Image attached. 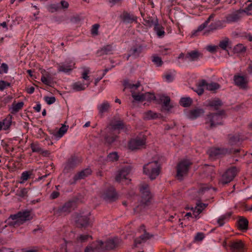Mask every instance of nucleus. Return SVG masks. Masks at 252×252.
<instances>
[{"label":"nucleus","mask_w":252,"mask_h":252,"mask_svg":"<svg viewBox=\"0 0 252 252\" xmlns=\"http://www.w3.org/2000/svg\"><path fill=\"white\" fill-rule=\"evenodd\" d=\"M33 217V214L32 212L25 211L11 215L7 221L8 224L11 225H20L25 221L32 220Z\"/></svg>","instance_id":"f257e3e1"},{"label":"nucleus","mask_w":252,"mask_h":252,"mask_svg":"<svg viewBox=\"0 0 252 252\" xmlns=\"http://www.w3.org/2000/svg\"><path fill=\"white\" fill-rule=\"evenodd\" d=\"M214 17V15L211 14L204 23L198 27L197 30L195 32H202L203 34H205L206 32L212 31L220 28L221 24L220 21L212 22L210 25L207 27L208 24L213 21Z\"/></svg>","instance_id":"f03ea898"},{"label":"nucleus","mask_w":252,"mask_h":252,"mask_svg":"<svg viewBox=\"0 0 252 252\" xmlns=\"http://www.w3.org/2000/svg\"><path fill=\"white\" fill-rule=\"evenodd\" d=\"M143 172L151 179H155L159 173V166L157 161L149 162L143 166Z\"/></svg>","instance_id":"7ed1b4c3"},{"label":"nucleus","mask_w":252,"mask_h":252,"mask_svg":"<svg viewBox=\"0 0 252 252\" xmlns=\"http://www.w3.org/2000/svg\"><path fill=\"white\" fill-rule=\"evenodd\" d=\"M141 196L138 199V205L137 208L139 206L144 207L147 205L151 198V193L149 190V187L147 185H142L140 188Z\"/></svg>","instance_id":"20e7f679"},{"label":"nucleus","mask_w":252,"mask_h":252,"mask_svg":"<svg viewBox=\"0 0 252 252\" xmlns=\"http://www.w3.org/2000/svg\"><path fill=\"white\" fill-rule=\"evenodd\" d=\"M146 143V137L143 134H140L136 137L132 138L129 142L128 147L131 150L140 149Z\"/></svg>","instance_id":"39448f33"},{"label":"nucleus","mask_w":252,"mask_h":252,"mask_svg":"<svg viewBox=\"0 0 252 252\" xmlns=\"http://www.w3.org/2000/svg\"><path fill=\"white\" fill-rule=\"evenodd\" d=\"M211 188L208 186H203L200 188L199 190L196 189H191L188 191V195L191 199H199L201 198H205L203 195L207 194Z\"/></svg>","instance_id":"423d86ee"},{"label":"nucleus","mask_w":252,"mask_h":252,"mask_svg":"<svg viewBox=\"0 0 252 252\" xmlns=\"http://www.w3.org/2000/svg\"><path fill=\"white\" fill-rule=\"evenodd\" d=\"M75 220L80 226H87L92 221V219L90 217V212L86 211L78 214L75 218Z\"/></svg>","instance_id":"0eeeda50"},{"label":"nucleus","mask_w":252,"mask_h":252,"mask_svg":"<svg viewBox=\"0 0 252 252\" xmlns=\"http://www.w3.org/2000/svg\"><path fill=\"white\" fill-rule=\"evenodd\" d=\"M190 164L188 160H183L179 163L177 167V177L179 180H182L187 175Z\"/></svg>","instance_id":"6e6552de"},{"label":"nucleus","mask_w":252,"mask_h":252,"mask_svg":"<svg viewBox=\"0 0 252 252\" xmlns=\"http://www.w3.org/2000/svg\"><path fill=\"white\" fill-rule=\"evenodd\" d=\"M238 170L235 167H232L226 171L222 175L220 182L222 184H226L230 182L235 177Z\"/></svg>","instance_id":"1a4fd4ad"},{"label":"nucleus","mask_w":252,"mask_h":252,"mask_svg":"<svg viewBox=\"0 0 252 252\" xmlns=\"http://www.w3.org/2000/svg\"><path fill=\"white\" fill-rule=\"evenodd\" d=\"M132 96L135 102H140L143 101L150 102L155 100L156 96L155 94L151 93H146L145 94L139 93L137 94L132 93Z\"/></svg>","instance_id":"9d476101"},{"label":"nucleus","mask_w":252,"mask_h":252,"mask_svg":"<svg viewBox=\"0 0 252 252\" xmlns=\"http://www.w3.org/2000/svg\"><path fill=\"white\" fill-rule=\"evenodd\" d=\"M130 172L129 167H125L119 170L116 175V180L119 182L128 184L130 180L129 174Z\"/></svg>","instance_id":"9b49d317"},{"label":"nucleus","mask_w":252,"mask_h":252,"mask_svg":"<svg viewBox=\"0 0 252 252\" xmlns=\"http://www.w3.org/2000/svg\"><path fill=\"white\" fill-rule=\"evenodd\" d=\"M208 204L205 203H197L196 206L193 208L191 207L190 210L191 212L187 213L185 217L189 218V217H193L197 219L199 215L201 213L203 209H204Z\"/></svg>","instance_id":"f8f14e48"},{"label":"nucleus","mask_w":252,"mask_h":252,"mask_svg":"<svg viewBox=\"0 0 252 252\" xmlns=\"http://www.w3.org/2000/svg\"><path fill=\"white\" fill-rule=\"evenodd\" d=\"M231 152H232L230 150L220 148H212L207 151L210 158L212 159L219 158L221 155H226Z\"/></svg>","instance_id":"ddd939ff"},{"label":"nucleus","mask_w":252,"mask_h":252,"mask_svg":"<svg viewBox=\"0 0 252 252\" xmlns=\"http://www.w3.org/2000/svg\"><path fill=\"white\" fill-rule=\"evenodd\" d=\"M222 116L220 114H215L208 115L206 118V123L210 125V127L213 128L218 125L222 124Z\"/></svg>","instance_id":"4468645a"},{"label":"nucleus","mask_w":252,"mask_h":252,"mask_svg":"<svg viewBox=\"0 0 252 252\" xmlns=\"http://www.w3.org/2000/svg\"><path fill=\"white\" fill-rule=\"evenodd\" d=\"M74 66L75 63L74 61L71 60L59 64L58 66V70L59 72L68 74L73 70Z\"/></svg>","instance_id":"2eb2a0df"},{"label":"nucleus","mask_w":252,"mask_h":252,"mask_svg":"<svg viewBox=\"0 0 252 252\" xmlns=\"http://www.w3.org/2000/svg\"><path fill=\"white\" fill-rule=\"evenodd\" d=\"M160 101L162 103V108L164 110L169 112L171 109L174 107L175 104L171 102L170 98L166 95H162L160 97Z\"/></svg>","instance_id":"dca6fc26"},{"label":"nucleus","mask_w":252,"mask_h":252,"mask_svg":"<svg viewBox=\"0 0 252 252\" xmlns=\"http://www.w3.org/2000/svg\"><path fill=\"white\" fill-rule=\"evenodd\" d=\"M90 85L83 80H79L73 83L71 87L75 92H79L85 90Z\"/></svg>","instance_id":"f3484780"},{"label":"nucleus","mask_w":252,"mask_h":252,"mask_svg":"<svg viewBox=\"0 0 252 252\" xmlns=\"http://www.w3.org/2000/svg\"><path fill=\"white\" fill-rule=\"evenodd\" d=\"M124 128V125L122 121L114 120L111 121L110 126L107 129L113 130H120Z\"/></svg>","instance_id":"a211bd4d"},{"label":"nucleus","mask_w":252,"mask_h":252,"mask_svg":"<svg viewBox=\"0 0 252 252\" xmlns=\"http://www.w3.org/2000/svg\"><path fill=\"white\" fill-rule=\"evenodd\" d=\"M12 123V116L9 115L2 121H0V131L6 130L9 128Z\"/></svg>","instance_id":"6ab92c4d"},{"label":"nucleus","mask_w":252,"mask_h":252,"mask_svg":"<svg viewBox=\"0 0 252 252\" xmlns=\"http://www.w3.org/2000/svg\"><path fill=\"white\" fill-rule=\"evenodd\" d=\"M110 104L107 101H103L102 103L98 104L97 109L99 114L102 115L109 111L110 109Z\"/></svg>","instance_id":"aec40b11"},{"label":"nucleus","mask_w":252,"mask_h":252,"mask_svg":"<svg viewBox=\"0 0 252 252\" xmlns=\"http://www.w3.org/2000/svg\"><path fill=\"white\" fill-rule=\"evenodd\" d=\"M41 81L45 85L49 86H52L54 84L53 78L47 73H42Z\"/></svg>","instance_id":"412c9836"},{"label":"nucleus","mask_w":252,"mask_h":252,"mask_svg":"<svg viewBox=\"0 0 252 252\" xmlns=\"http://www.w3.org/2000/svg\"><path fill=\"white\" fill-rule=\"evenodd\" d=\"M235 84L240 88L245 89L247 87V81L245 78L242 76H235L234 77Z\"/></svg>","instance_id":"4be33fe9"},{"label":"nucleus","mask_w":252,"mask_h":252,"mask_svg":"<svg viewBox=\"0 0 252 252\" xmlns=\"http://www.w3.org/2000/svg\"><path fill=\"white\" fill-rule=\"evenodd\" d=\"M103 243L101 241L97 242L96 243L93 244L91 246L88 247L85 250V252H91L94 251H99L102 249Z\"/></svg>","instance_id":"5701e85b"},{"label":"nucleus","mask_w":252,"mask_h":252,"mask_svg":"<svg viewBox=\"0 0 252 252\" xmlns=\"http://www.w3.org/2000/svg\"><path fill=\"white\" fill-rule=\"evenodd\" d=\"M204 112L202 109H196L189 112L187 116L190 119H194L201 116L204 114Z\"/></svg>","instance_id":"b1692460"},{"label":"nucleus","mask_w":252,"mask_h":252,"mask_svg":"<svg viewBox=\"0 0 252 252\" xmlns=\"http://www.w3.org/2000/svg\"><path fill=\"white\" fill-rule=\"evenodd\" d=\"M92 173V170L90 168L85 169L84 170L81 171L79 173H78L77 175L74 176V179L75 180L83 179L89 175H90Z\"/></svg>","instance_id":"393cba45"},{"label":"nucleus","mask_w":252,"mask_h":252,"mask_svg":"<svg viewBox=\"0 0 252 252\" xmlns=\"http://www.w3.org/2000/svg\"><path fill=\"white\" fill-rule=\"evenodd\" d=\"M149 238V235L144 233L143 235H141L139 238L135 240L134 246L136 247H138L139 245L145 243Z\"/></svg>","instance_id":"a878e982"},{"label":"nucleus","mask_w":252,"mask_h":252,"mask_svg":"<svg viewBox=\"0 0 252 252\" xmlns=\"http://www.w3.org/2000/svg\"><path fill=\"white\" fill-rule=\"evenodd\" d=\"M67 129L68 126H66L64 125H63L59 129V130L54 134V136L55 138L57 140L61 138L67 132Z\"/></svg>","instance_id":"bb28decb"},{"label":"nucleus","mask_w":252,"mask_h":252,"mask_svg":"<svg viewBox=\"0 0 252 252\" xmlns=\"http://www.w3.org/2000/svg\"><path fill=\"white\" fill-rule=\"evenodd\" d=\"M231 247L233 251L237 252H242L244 249V245L241 241L232 243Z\"/></svg>","instance_id":"cd10ccee"},{"label":"nucleus","mask_w":252,"mask_h":252,"mask_svg":"<svg viewBox=\"0 0 252 252\" xmlns=\"http://www.w3.org/2000/svg\"><path fill=\"white\" fill-rule=\"evenodd\" d=\"M89 73L90 70L89 68H84L81 73V78L83 81H85L86 83H88V84L90 85L91 83L92 82V80H91L90 76L89 75Z\"/></svg>","instance_id":"c85d7f7f"},{"label":"nucleus","mask_w":252,"mask_h":252,"mask_svg":"<svg viewBox=\"0 0 252 252\" xmlns=\"http://www.w3.org/2000/svg\"><path fill=\"white\" fill-rule=\"evenodd\" d=\"M239 19V14L235 12L227 15L226 17V21L227 23H230L237 22Z\"/></svg>","instance_id":"c756f323"},{"label":"nucleus","mask_w":252,"mask_h":252,"mask_svg":"<svg viewBox=\"0 0 252 252\" xmlns=\"http://www.w3.org/2000/svg\"><path fill=\"white\" fill-rule=\"evenodd\" d=\"M199 53L197 51H193L188 53L186 58L188 61H193L196 60L199 57Z\"/></svg>","instance_id":"7c9ffc66"},{"label":"nucleus","mask_w":252,"mask_h":252,"mask_svg":"<svg viewBox=\"0 0 252 252\" xmlns=\"http://www.w3.org/2000/svg\"><path fill=\"white\" fill-rule=\"evenodd\" d=\"M154 29L158 37H162L164 35L165 32L164 28L158 23L155 24Z\"/></svg>","instance_id":"2f4dec72"},{"label":"nucleus","mask_w":252,"mask_h":252,"mask_svg":"<svg viewBox=\"0 0 252 252\" xmlns=\"http://www.w3.org/2000/svg\"><path fill=\"white\" fill-rule=\"evenodd\" d=\"M205 89H206L207 90L210 91H215L216 90L219 89L220 87V85L215 82H210V83H207L205 81Z\"/></svg>","instance_id":"473e14b6"},{"label":"nucleus","mask_w":252,"mask_h":252,"mask_svg":"<svg viewBox=\"0 0 252 252\" xmlns=\"http://www.w3.org/2000/svg\"><path fill=\"white\" fill-rule=\"evenodd\" d=\"M23 105L24 103L23 102L14 103L10 107V111L12 113H16L23 107Z\"/></svg>","instance_id":"72a5a7b5"},{"label":"nucleus","mask_w":252,"mask_h":252,"mask_svg":"<svg viewBox=\"0 0 252 252\" xmlns=\"http://www.w3.org/2000/svg\"><path fill=\"white\" fill-rule=\"evenodd\" d=\"M29 190L28 188H19L16 191V195L20 197L25 198L28 196Z\"/></svg>","instance_id":"f704fd0d"},{"label":"nucleus","mask_w":252,"mask_h":252,"mask_svg":"<svg viewBox=\"0 0 252 252\" xmlns=\"http://www.w3.org/2000/svg\"><path fill=\"white\" fill-rule=\"evenodd\" d=\"M159 114L152 111H148L145 113L144 118L147 120L155 119L159 117Z\"/></svg>","instance_id":"c9c22d12"},{"label":"nucleus","mask_w":252,"mask_h":252,"mask_svg":"<svg viewBox=\"0 0 252 252\" xmlns=\"http://www.w3.org/2000/svg\"><path fill=\"white\" fill-rule=\"evenodd\" d=\"M205 81H202L197 86L196 89L194 91L198 95H201L203 94L204 90L205 88Z\"/></svg>","instance_id":"e433bc0d"},{"label":"nucleus","mask_w":252,"mask_h":252,"mask_svg":"<svg viewBox=\"0 0 252 252\" xmlns=\"http://www.w3.org/2000/svg\"><path fill=\"white\" fill-rule=\"evenodd\" d=\"M229 216H230L229 215L225 214V215H222L220 216V217H219L217 220L218 224L220 226H222L225 223V222L227 220V218H229Z\"/></svg>","instance_id":"4c0bfd02"},{"label":"nucleus","mask_w":252,"mask_h":252,"mask_svg":"<svg viewBox=\"0 0 252 252\" xmlns=\"http://www.w3.org/2000/svg\"><path fill=\"white\" fill-rule=\"evenodd\" d=\"M123 20L124 22L130 23L136 20L135 16L129 14H126L123 16Z\"/></svg>","instance_id":"58836bf2"},{"label":"nucleus","mask_w":252,"mask_h":252,"mask_svg":"<svg viewBox=\"0 0 252 252\" xmlns=\"http://www.w3.org/2000/svg\"><path fill=\"white\" fill-rule=\"evenodd\" d=\"M248 224V220L244 218H240L238 221L239 227L241 229H245Z\"/></svg>","instance_id":"ea45409f"},{"label":"nucleus","mask_w":252,"mask_h":252,"mask_svg":"<svg viewBox=\"0 0 252 252\" xmlns=\"http://www.w3.org/2000/svg\"><path fill=\"white\" fill-rule=\"evenodd\" d=\"M192 100L189 97L182 98L180 100V104L185 107L189 106Z\"/></svg>","instance_id":"a19ab883"},{"label":"nucleus","mask_w":252,"mask_h":252,"mask_svg":"<svg viewBox=\"0 0 252 252\" xmlns=\"http://www.w3.org/2000/svg\"><path fill=\"white\" fill-rule=\"evenodd\" d=\"M240 138L238 135H230L229 137V143L230 145H233L237 144L240 141Z\"/></svg>","instance_id":"79ce46f5"},{"label":"nucleus","mask_w":252,"mask_h":252,"mask_svg":"<svg viewBox=\"0 0 252 252\" xmlns=\"http://www.w3.org/2000/svg\"><path fill=\"white\" fill-rule=\"evenodd\" d=\"M119 158L118 153L116 152L110 153L107 156V160L110 161H117Z\"/></svg>","instance_id":"37998d69"},{"label":"nucleus","mask_w":252,"mask_h":252,"mask_svg":"<svg viewBox=\"0 0 252 252\" xmlns=\"http://www.w3.org/2000/svg\"><path fill=\"white\" fill-rule=\"evenodd\" d=\"M229 40L228 38H225L220 41L219 47L223 50H226L229 45Z\"/></svg>","instance_id":"c03bdc74"},{"label":"nucleus","mask_w":252,"mask_h":252,"mask_svg":"<svg viewBox=\"0 0 252 252\" xmlns=\"http://www.w3.org/2000/svg\"><path fill=\"white\" fill-rule=\"evenodd\" d=\"M31 175V174L28 171H24L23 172L21 176V181H19L20 184H23L27 181L30 177V176Z\"/></svg>","instance_id":"a18cd8bd"},{"label":"nucleus","mask_w":252,"mask_h":252,"mask_svg":"<svg viewBox=\"0 0 252 252\" xmlns=\"http://www.w3.org/2000/svg\"><path fill=\"white\" fill-rule=\"evenodd\" d=\"M221 104V101L219 99L212 100L209 102V105L217 109Z\"/></svg>","instance_id":"49530a36"},{"label":"nucleus","mask_w":252,"mask_h":252,"mask_svg":"<svg viewBox=\"0 0 252 252\" xmlns=\"http://www.w3.org/2000/svg\"><path fill=\"white\" fill-rule=\"evenodd\" d=\"M152 62L157 66H160L162 63L161 58L157 56H154L152 57Z\"/></svg>","instance_id":"de8ad7c7"},{"label":"nucleus","mask_w":252,"mask_h":252,"mask_svg":"<svg viewBox=\"0 0 252 252\" xmlns=\"http://www.w3.org/2000/svg\"><path fill=\"white\" fill-rule=\"evenodd\" d=\"M8 71V66L5 63H2L0 66V74H6Z\"/></svg>","instance_id":"09e8293b"},{"label":"nucleus","mask_w":252,"mask_h":252,"mask_svg":"<svg viewBox=\"0 0 252 252\" xmlns=\"http://www.w3.org/2000/svg\"><path fill=\"white\" fill-rule=\"evenodd\" d=\"M245 47L242 44H238L234 48L235 52L237 53L243 52L245 51Z\"/></svg>","instance_id":"8fccbe9b"},{"label":"nucleus","mask_w":252,"mask_h":252,"mask_svg":"<svg viewBox=\"0 0 252 252\" xmlns=\"http://www.w3.org/2000/svg\"><path fill=\"white\" fill-rule=\"evenodd\" d=\"M10 83L3 80H0V91H3L5 88L9 87Z\"/></svg>","instance_id":"3c124183"},{"label":"nucleus","mask_w":252,"mask_h":252,"mask_svg":"<svg viewBox=\"0 0 252 252\" xmlns=\"http://www.w3.org/2000/svg\"><path fill=\"white\" fill-rule=\"evenodd\" d=\"M44 100L48 104H52L54 103L56 101V98L54 96H45L44 97Z\"/></svg>","instance_id":"603ef678"},{"label":"nucleus","mask_w":252,"mask_h":252,"mask_svg":"<svg viewBox=\"0 0 252 252\" xmlns=\"http://www.w3.org/2000/svg\"><path fill=\"white\" fill-rule=\"evenodd\" d=\"M31 148L33 152H40L41 151V149L39 146L37 144H32Z\"/></svg>","instance_id":"864d4df0"},{"label":"nucleus","mask_w":252,"mask_h":252,"mask_svg":"<svg viewBox=\"0 0 252 252\" xmlns=\"http://www.w3.org/2000/svg\"><path fill=\"white\" fill-rule=\"evenodd\" d=\"M218 48V46L216 45H210L206 47V49L207 51L211 53H214L217 51V49Z\"/></svg>","instance_id":"5fc2aeb1"},{"label":"nucleus","mask_w":252,"mask_h":252,"mask_svg":"<svg viewBox=\"0 0 252 252\" xmlns=\"http://www.w3.org/2000/svg\"><path fill=\"white\" fill-rule=\"evenodd\" d=\"M110 136H107L105 137V140L107 143L108 144H111L113 143L116 139V136H111V137H109Z\"/></svg>","instance_id":"6e6d98bb"},{"label":"nucleus","mask_w":252,"mask_h":252,"mask_svg":"<svg viewBox=\"0 0 252 252\" xmlns=\"http://www.w3.org/2000/svg\"><path fill=\"white\" fill-rule=\"evenodd\" d=\"M89 237L90 236L87 235H80L77 239L79 242H83L86 241Z\"/></svg>","instance_id":"4d7b16f0"},{"label":"nucleus","mask_w":252,"mask_h":252,"mask_svg":"<svg viewBox=\"0 0 252 252\" xmlns=\"http://www.w3.org/2000/svg\"><path fill=\"white\" fill-rule=\"evenodd\" d=\"M164 79L167 82H171L174 79V76L171 74H167L164 75Z\"/></svg>","instance_id":"13d9d810"},{"label":"nucleus","mask_w":252,"mask_h":252,"mask_svg":"<svg viewBox=\"0 0 252 252\" xmlns=\"http://www.w3.org/2000/svg\"><path fill=\"white\" fill-rule=\"evenodd\" d=\"M50 8L52 12L57 11L60 8V4L59 3L53 4L50 6Z\"/></svg>","instance_id":"bf43d9fd"},{"label":"nucleus","mask_w":252,"mask_h":252,"mask_svg":"<svg viewBox=\"0 0 252 252\" xmlns=\"http://www.w3.org/2000/svg\"><path fill=\"white\" fill-rule=\"evenodd\" d=\"M103 50L105 54H110L113 50V47L111 45H107L103 48Z\"/></svg>","instance_id":"052dcab7"},{"label":"nucleus","mask_w":252,"mask_h":252,"mask_svg":"<svg viewBox=\"0 0 252 252\" xmlns=\"http://www.w3.org/2000/svg\"><path fill=\"white\" fill-rule=\"evenodd\" d=\"M110 192V194L106 193L104 195V198L105 199H112L113 198H114V192L113 189H111Z\"/></svg>","instance_id":"680f3d73"},{"label":"nucleus","mask_w":252,"mask_h":252,"mask_svg":"<svg viewBox=\"0 0 252 252\" xmlns=\"http://www.w3.org/2000/svg\"><path fill=\"white\" fill-rule=\"evenodd\" d=\"M98 28L99 25L98 24L93 25L91 31L93 35H96L97 34Z\"/></svg>","instance_id":"e2e57ef3"},{"label":"nucleus","mask_w":252,"mask_h":252,"mask_svg":"<svg viewBox=\"0 0 252 252\" xmlns=\"http://www.w3.org/2000/svg\"><path fill=\"white\" fill-rule=\"evenodd\" d=\"M75 159L72 158L67 161L65 165V168L73 167L75 165Z\"/></svg>","instance_id":"0e129e2a"},{"label":"nucleus","mask_w":252,"mask_h":252,"mask_svg":"<svg viewBox=\"0 0 252 252\" xmlns=\"http://www.w3.org/2000/svg\"><path fill=\"white\" fill-rule=\"evenodd\" d=\"M204 236L203 233H198L195 236V240L196 241H201L203 239Z\"/></svg>","instance_id":"69168bd1"},{"label":"nucleus","mask_w":252,"mask_h":252,"mask_svg":"<svg viewBox=\"0 0 252 252\" xmlns=\"http://www.w3.org/2000/svg\"><path fill=\"white\" fill-rule=\"evenodd\" d=\"M252 10V3H250L248 6L244 10V12L247 13V14H251L250 11Z\"/></svg>","instance_id":"338daca9"},{"label":"nucleus","mask_w":252,"mask_h":252,"mask_svg":"<svg viewBox=\"0 0 252 252\" xmlns=\"http://www.w3.org/2000/svg\"><path fill=\"white\" fill-rule=\"evenodd\" d=\"M60 8H67L68 7V3L67 1L62 0L60 3Z\"/></svg>","instance_id":"774afa93"}]
</instances>
